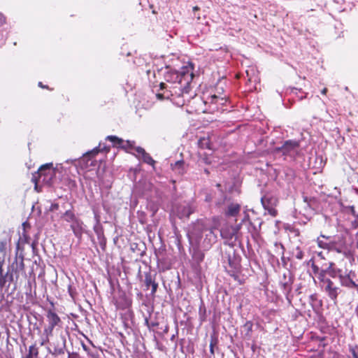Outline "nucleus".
<instances>
[{"mask_svg":"<svg viewBox=\"0 0 358 358\" xmlns=\"http://www.w3.org/2000/svg\"><path fill=\"white\" fill-rule=\"evenodd\" d=\"M3 259L0 257V266H3Z\"/></svg>","mask_w":358,"mask_h":358,"instance_id":"nucleus-46","label":"nucleus"},{"mask_svg":"<svg viewBox=\"0 0 358 358\" xmlns=\"http://www.w3.org/2000/svg\"><path fill=\"white\" fill-rule=\"evenodd\" d=\"M58 208H59V205L57 203H55L51 206L52 210H57Z\"/></svg>","mask_w":358,"mask_h":358,"instance_id":"nucleus-42","label":"nucleus"},{"mask_svg":"<svg viewBox=\"0 0 358 358\" xmlns=\"http://www.w3.org/2000/svg\"><path fill=\"white\" fill-rule=\"evenodd\" d=\"M343 211L346 214H351L352 216L357 215L358 213H356L355 210L354 206H343Z\"/></svg>","mask_w":358,"mask_h":358,"instance_id":"nucleus-26","label":"nucleus"},{"mask_svg":"<svg viewBox=\"0 0 358 358\" xmlns=\"http://www.w3.org/2000/svg\"><path fill=\"white\" fill-rule=\"evenodd\" d=\"M294 256L298 259H302L303 258V252L299 247L296 248Z\"/></svg>","mask_w":358,"mask_h":358,"instance_id":"nucleus-32","label":"nucleus"},{"mask_svg":"<svg viewBox=\"0 0 358 358\" xmlns=\"http://www.w3.org/2000/svg\"><path fill=\"white\" fill-rule=\"evenodd\" d=\"M193 73L187 67L182 68L180 72L167 70L164 73L166 83H160V89L165 90L163 94H157L159 99H169L171 96H180L183 94L187 85L192 81Z\"/></svg>","mask_w":358,"mask_h":358,"instance_id":"nucleus-1","label":"nucleus"},{"mask_svg":"<svg viewBox=\"0 0 358 358\" xmlns=\"http://www.w3.org/2000/svg\"><path fill=\"white\" fill-rule=\"evenodd\" d=\"M38 181L51 185L55 176V170L52 168V164L48 163L42 165L37 171Z\"/></svg>","mask_w":358,"mask_h":358,"instance_id":"nucleus-3","label":"nucleus"},{"mask_svg":"<svg viewBox=\"0 0 358 358\" xmlns=\"http://www.w3.org/2000/svg\"><path fill=\"white\" fill-rule=\"evenodd\" d=\"M106 140L111 141L114 144V145L123 148L126 150H128L134 148V142L129 141H124L122 138H120L115 136H108L106 137Z\"/></svg>","mask_w":358,"mask_h":358,"instance_id":"nucleus-10","label":"nucleus"},{"mask_svg":"<svg viewBox=\"0 0 358 358\" xmlns=\"http://www.w3.org/2000/svg\"><path fill=\"white\" fill-rule=\"evenodd\" d=\"M141 159L146 164L150 165H154L155 163V160L151 157V156L145 152L141 157Z\"/></svg>","mask_w":358,"mask_h":358,"instance_id":"nucleus-24","label":"nucleus"},{"mask_svg":"<svg viewBox=\"0 0 358 358\" xmlns=\"http://www.w3.org/2000/svg\"><path fill=\"white\" fill-rule=\"evenodd\" d=\"M299 148V142L294 140L286 141L281 147L275 148L276 152H281L285 156L294 158L297 154Z\"/></svg>","mask_w":358,"mask_h":358,"instance_id":"nucleus-4","label":"nucleus"},{"mask_svg":"<svg viewBox=\"0 0 358 358\" xmlns=\"http://www.w3.org/2000/svg\"><path fill=\"white\" fill-rule=\"evenodd\" d=\"M327 268L326 269H322L317 274H318V279L320 280V285H323L324 283V281L325 280H329L330 279L327 278Z\"/></svg>","mask_w":358,"mask_h":358,"instance_id":"nucleus-25","label":"nucleus"},{"mask_svg":"<svg viewBox=\"0 0 358 358\" xmlns=\"http://www.w3.org/2000/svg\"><path fill=\"white\" fill-rule=\"evenodd\" d=\"M6 22L4 16L0 13V27H1Z\"/></svg>","mask_w":358,"mask_h":358,"instance_id":"nucleus-39","label":"nucleus"},{"mask_svg":"<svg viewBox=\"0 0 358 358\" xmlns=\"http://www.w3.org/2000/svg\"><path fill=\"white\" fill-rule=\"evenodd\" d=\"M203 258V254H199V261H202Z\"/></svg>","mask_w":358,"mask_h":358,"instance_id":"nucleus-45","label":"nucleus"},{"mask_svg":"<svg viewBox=\"0 0 358 358\" xmlns=\"http://www.w3.org/2000/svg\"><path fill=\"white\" fill-rule=\"evenodd\" d=\"M322 238L321 236L317 238V244L319 247L329 250V248H335L332 244V243H330L329 240H327V238H324L325 240L321 239Z\"/></svg>","mask_w":358,"mask_h":358,"instance_id":"nucleus-19","label":"nucleus"},{"mask_svg":"<svg viewBox=\"0 0 358 358\" xmlns=\"http://www.w3.org/2000/svg\"><path fill=\"white\" fill-rule=\"evenodd\" d=\"M6 241H0V254L2 255L3 257H5L6 253Z\"/></svg>","mask_w":358,"mask_h":358,"instance_id":"nucleus-29","label":"nucleus"},{"mask_svg":"<svg viewBox=\"0 0 358 358\" xmlns=\"http://www.w3.org/2000/svg\"><path fill=\"white\" fill-rule=\"evenodd\" d=\"M354 277L355 278H353V281L355 282V284H356V285H355V288H358V274L357 273H355L354 271Z\"/></svg>","mask_w":358,"mask_h":358,"instance_id":"nucleus-37","label":"nucleus"},{"mask_svg":"<svg viewBox=\"0 0 358 358\" xmlns=\"http://www.w3.org/2000/svg\"><path fill=\"white\" fill-rule=\"evenodd\" d=\"M243 331L245 332V336L250 338L251 336L252 323L251 322H247L243 327Z\"/></svg>","mask_w":358,"mask_h":358,"instance_id":"nucleus-27","label":"nucleus"},{"mask_svg":"<svg viewBox=\"0 0 358 358\" xmlns=\"http://www.w3.org/2000/svg\"><path fill=\"white\" fill-rule=\"evenodd\" d=\"M20 240L22 242H24V243H29V241H28V237L24 234V233H23V238L22 237H20Z\"/></svg>","mask_w":358,"mask_h":358,"instance_id":"nucleus-40","label":"nucleus"},{"mask_svg":"<svg viewBox=\"0 0 358 358\" xmlns=\"http://www.w3.org/2000/svg\"><path fill=\"white\" fill-rule=\"evenodd\" d=\"M33 180L35 181L36 183L37 182V181H36V176H34Z\"/></svg>","mask_w":358,"mask_h":358,"instance_id":"nucleus-49","label":"nucleus"},{"mask_svg":"<svg viewBox=\"0 0 358 358\" xmlns=\"http://www.w3.org/2000/svg\"><path fill=\"white\" fill-rule=\"evenodd\" d=\"M206 308L203 303H201L199 309V319L201 322H203L206 320Z\"/></svg>","mask_w":358,"mask_h":358,"instance_id":"nucleus-28","label":"nucleus"},{"mask_svg":"<svg viewBox=\"0 0 358 358\" xmlns=\"http://www.w3.org/2000/svg\"><path fill=\"white\" fill-rule=\"evenodd\" d=\"M83 348L85 351H87V348L85 345H83Z\"/></svg>","mask_w":358,"mask_h":358,"instance_id":"nucleus-47","label":"nucleus"},{"mask_svg":"<svg viewBox=\"0 0 358 358\" xmlns=\"http://www.w3.org/2000/svg\"><path fill=\"white\" fill-rule=\"evenodd\" d=\"M68 292L72 299H74L75 294H76V289L73 288L71 285L68 287Z\"/></svg>","mask_w":358,"mask_h":358,"instance_id":"nucleus-34","label":"nucleus"},{"mask_svg":"<svg viewBox=\"0 0 358 358\" xmlns=\"http://www.w3.org/2000/svg\"><path fill=\"white\" fill-rule=\"evenodd\" d=\"M294 282V277L289 271L285 273L282 278L280 282V285L282 289L283 294L288 297L289 294L292 291V284Z\"/></svg>","mask_w":358,"mask_h":358,"instance_id":"nucleus-6","label":"nucleus"},{"mask_svg":"<svg viewBox=\"0 0 358 358\" xmlns=\"http://www.w3.org/2000/svg\"><path fill=\"white\" fill-rule=\"evenodd\" d=\"M62 217L65 221L70 222L71 224H72L78 218L71 210H66L63 214Z\"/></svg>","mask_w":358,"mask_h":358,"instance_id":"nucleus-20","label":"nucleus"},{"mask_svg":"<svg viewBox=\"0 0 358 358\" xmlns=\"http://www.w3.org/2000/svg\"><path fill=\"white\" fill-rule=\"evenodd\" d=\"M71 228L77 238H80L82 237L84 232V224L81 220L77 218L71 224Z\"/></svg>","mask_w":358,"mask_h":358,"instance_id":"nucleus-13","label":"nucleus"},{"mask_svg":"<svg viewBox=\"0 0 358 358\" xmlns=\"http://www.w3.org/2000/svg\"><path fill=\"white\" fill-rule=\"evenodd\" d=\"M13 281V275H8V273L6 274L0 273V286L3 287L8 280Z\"/></svg>","mask_w":358,"mask_h":358,"instance_id":"nucleus-22","label":"nucleus"},{"mask_svg":"<svg viewBox=\"0 0 358 358\" xmlns=\"http://www.w3.org/2000/svg\"><path fill=\"white\" fill-rule=\"evenodd\" d=\"M312 268H313L315 273H318L320 271L319 270V268L317 266L314 265V264L312 266Z\"/></svg>","mask_w":358,"mask_h":358,"instance_id":"nucleus-41","label":"nucleus"},{"mask_svg":"<svg viewBox=\"0 0 358 358\" xmlns=\"http://www.w3.org/2000/svg\"><path fill=\"white\" fill-rule=\"evenodd\" d=\"M155 282V275H152L150 272L145 273L144 284L147 289H149L150 285Z\"/></svg>","mask_w":358,"mask_h":358,"instance_id":"nucleus-18","label":"nucleus"},{"mask_svg":"<svg viewBox=\"0 0 358 358\" xmlns=\"http://www.w3.org/2000/svg\"><path fill=\"white\" fill-rule=\"evenodd\" d=\"M327 92V88H324L322 91H321V93L324 95H325Z\"/></svg>","mask_w":358,"mask_h":358,"instance_id":"nucleus-43","label":"nucleus"},{"mask_svg":"<svg viewBox=\"0 0 358 358\" xmlns=\"http://www.w3.org/2000/svg\"><path fill=\"white\" fill-rule=\"evenodd\" d=\"M38 348L35 345H31L29 348V354L26 358H36L38 357Z\"/></svg>","mask_w":358,"mask_h":358,"instance_id":"nucleus-23","label":"nucleus"},{"mask_svg":"<svg viewBox=\"0 0 358 358\" xmlns=\"http://www.w3.org/2000/svg\"><path fill=\"white\" fill-rule=\"evenodd\" d=\"M150 287H152L151 294L152 295H154L157 292L158 283L155 282L150 285Z\"/></svg>","mask_w":358,"mask_h":358,"instance_id":"nucleus-35","label":"nucleus"},{"mask_svg":"<svg viewBox=\"0 0 358 358\" xmlns=\"http://www.w3.org/2000/svg\"><path fill=\"white\" fill-rule=\"evenodd\" d=\"M2 272H3L2 266H0V273H2Z\"/></svg>","mask_w":358,"mask_h":358,"instance_id":"nucleus-51","label":"nucleus"},{"mask_svg":"<svg viewBox=\"0 0 358 358\" xmlns=\"http://www.w3.org/2000/svg\"><path fill=\"white\" fill-rule=\"evenodd\" d=\"M135 150H136V152L138 153V157H141V155L145 152V150L141 147H136V148H135Z\"/></svg>","mask_w":358,"mask_h":358,"instance_id":"nucleus-36","label":"nucleus"},{"mask_svg":"<svg viewBox=\"0 0 358 358\" xmlns=\"http://www.w3.org/2000/svg\"><path fill=\"white\" fill-rule=\"evenodd\" d=\"M322 289L327 294L329 297L336 301L338 294L340 293V288L334 285L331 280H325L323 285H321Z\"/></svg>","mask_w":358,"mask_h":358,"instance_id":"nucleus-7","label":"nucleus"},{"mask_svg":"<svg viewBox=\"0 0 358 358\" xmlns=\"http://www.w3.org/2000/svg\"><path fill=\"white\" fill-rule=\"evenodd\" d=\"M38 86L41 87H43V88H47L48 87L47 86L43 85L41 82L38 83Z\"/></svg>","mask_w":358,"mask_h":358,"instance_id":"nucleus-44","label":"nucleus"},{"mask_svg":"<svg viewBox=\"0 0 358 358\" xmlns=\"http://www.w3.org/2000/svg\"><path fill=\"white\" fill-rule=\"evenodd\" d=\"M241 210V206L238 203H231L229 204L225 210L227 217H236Z\"/></svg>","mask_w":358,"mask_h":358,"instance_id":"nucleus-14","label":"nucleus"},{"mask_svg":"<svg viewBox=\"0 0 358 358\" xmlns=\"http://www.w3.org/2000/svg\"><path fill=\"white\" fill-rule=\"evenodd\" d=\"M45 341H42L41 343V345H43L45 343Z\"/></svg>","mask_w":358,"mask_h":358,"instance_id":"nucleus-48","label":"nucleus"},{"mask_svg":"<svg viewBox=\"0 0 358 358\" xmlns=\"http://www.w3.org/2000/svg\"><path fill=\"white\" fill-rule=\"evenodd\" d=\"M199 144H200V146L203 148L210 149L208 139H205V138L200 139Z\"/></svg>","mask_w":358,"mask_h":358,"instance_id":"nucleus-31","label":"nucleus"},{"mask_svg":"<svg viewBox=\"0 0 358 358\" xmlns=\"http://www.w3.org/2000/svg\"><path fill=\"white\" fill-rule=\"evenodd\" d=\"M334 266V263H329V266L327 268L326 271H327V275L332 278L338 277V278H340V275H342L343 271L341 269L335 268Z\"/></svg>","mask_w":358,"mask_h":358,"instance_id":"nucleus-15","label":"nucleus"},{"mask_svg":"<svg viewBox=\"0 0 358 358\" xmlns=\"http://www.w3.org/2000/svg\"><path fill=\"white\" fill-rule=\"evenodd\" d=\"M218 227V219L198 220L192 224L189 236L191 241H194L198 247L208 250L217 241L215 230Z\"/></svg>","mask_w":358,"mask_h":358,"instance_id":"nucleus-2","label":"nucleus"},{"mask_svg":"<svg viewBox=\"0 0 358 358\" xmlns=\"http://www.w3.org/2000/svg\"><path fill=\"white\" fill-rule=\"evenodd\" d=\"M217 343V339L216 338L212 337L210 343V352L212 355H214V345H215Z\"/></svg>","mask_w":358,"mask_h":358,"instance_id":"nucleus-30","label":"nucleus"},{"mask_svg":"<svg viewBox=\"0 0 358 358\" xmlns=\"http://www.w3.org/2000/svg\"><path fill=\"white\" fill-rule=\"evenodd\" d=\"M209 102L217 105H224L227 101L226 96H220L216 94L210 96L209 97Z\"/></svg>","mask_w":358,"mask_h":358,"instance_id":"nucleus-17","label":"nucleus"},{"mask_svg":"<svg viewBox=\"0 0 358 358\" xmlns=\"http://www.w3.org/2000/svg\"><path fill=\"white\" fill-rule=\"evenodd\" d=\"M321 237L322 238H327V240H329L330 243H332L333 245L335 248H329V250H335L337 252H342L343 249V241L342 240H340V238L338 237L337 238L336 237L332 236H325L324 235H321Z\"/></svg>","mask_w":358,"mask_h":358,"instance_id":"nucleus-12","label":"nucleus"},{"mask_svg":"<svg viewBox=\"0 0 358 358\" xmlns=\"http://www.w3.org/2000/svg\"><path fill=\"white\" fill-rule=\"evenodd\" d=\"M357 248H358V243H357Z\"/></svg>","mask_w":358,"mask_h":358,"instance_id":"nucleus-54","label":"nucleus"},{"mask_svg":"<svg viewBox=\"0 0 358 358\" xmlns=\"http://www.w3.org/2000/svg\"><path fill=\"white\" fill-rule=\"evenodd\" d=\"M109 148H108L106 146L103 145L101 146V144L100 143L98 147L94 148L92 150L87 152V155H95L99 152H108Z\"/></svg>","mask_w":358,"mask_h":358,"instance_id":"nucleus-21","label":"nucleus"},{"mask_svg":"<svg viewBox=\"0 0 358 358\" xmlns=\"http://www.w3.org/2000/svg\"><path fill=\"white\" fill-rule=\"evenodd\" d=\"M353 217H355V220L351 221V228L357 229L358 227V215Z\"/></svg>","mask_w":358,"mask_h":358,"instance_id":"nucleus-33","label":"nucleus"},{"mask_svg":"<svg viewBox=\"0 0 358 358\" xmlns=\"http://www.w3.org/2000/svg\"><path fill=\"white\" fill-rule=\"evenodd\" d=\"M220 234H221V236H222L224 237V234H223V231H220Z\"/></svg>","mask_w":358,"mask_h":358,"instance_id":"nucleus-53","label":"nucleus"},{"mask_svg":"<svg viewBox=\"0 0 358 358\" xmlns=\"http://www.w3.org/2000/svg\"><path fill=\"white\" fill-rule=\"evenodd\" d=\"M354 271H350L349 272H343L342 275H340V283L342 286L348 288H355V282L353 281Z\"/></svg>","mask_w":358,"mask_h":358,"instance_id":"nucleus-11","label":"nucleus"},{"mask_svg":"<svg viewBox=\"0 0 358 358\" xmlns=\"http://www.w3.org/2000/svg\"><path fill=\"white\" fill-rule=\"evenodd\" d=\"M171 168L173 171L179 175H182L185 173V163L183 160H179L171 164Z\"/></svg>","mask_w":358,"mask_h":358,"instance_id":"nucleus-16","label":"nucleus"},{"mask_svg":"<svg viewBox=\"0 0 358 358\" xmlns=\"http://www.w3.org/2000/svg\"><path fill=\"white\" fill-rule=\"evenodd\" d=\"M350 352L352 355V358H358V353L356 352V350L354 348H351Z\"/></svg>","mask_w":358,"mask_h":358,"instance_id":"nucleus-38","label":"nucleus"},{"mask_svg":"<svg viewBox=\"0 0 358 358\" xmlns=\"http://www.w3.org/2000/svg\"><path fill=\"white\" fill-rule=\"evenodd\" d=\"M195 207L189 203H183L176 207L175 211L178 217L180 219L188 218L191 214L194 212Z\"/></svg>","mask_w":358,"mask_h":358,"instance_id":"nucleus-8","label":"nucleus"},{"mask_svg":"<svg viewBox=\"0 0 358 358\" xmlns=\"http://www.w3.org/2000/svg\"><path fill=\"white\" fill-rule=\"evenodd\" d=\"M262 204L264 208L268 211V213L273 217H275L277 215V210L275 206L278 203V200L275 197L272 196H264L261 199Z\"/></svg>","mask_w":358,"mask_h":358,"instance_id":"nucleus-5","label":"nucleus"},{"mask_svg":"<svg viewBox=\"0 0 358 358\" xmlns=\"http://www.w3.org/2000/svg\"><path fill=\"white\" fill-rule=\"evenodd\" d=\"M248 217H249V215L248 214H246L243 220H245V219H248Z\"/></svg>","mask_w":358,"mask_h":358,"instance_id":"nucleus-52","label":"nucleus"},{"mask_svg":"<svg viewBox=\"0 0 358 358\" xmlns=\"http://www.w3.org/2000/svg\"><path fill=\"white\" fill-rule=\"evenodd\" d=\"M47 317L49 326L47 329H45V333L47 334V336H49L52 334L53 329L60 323L61 320L59 317L52 310L48 311Z\"/></svg>","mask_w":358,"mask_h":358,"instance_id":"nucleus-9","label":"nucleus"},{"mask_svg":"<svg viewBox=\"0 0 358 358\" xmlns=\"http://www.w3.org/2000/svg\"><path fill=\"white\" fill-rule=\"evenodd\" d=\"M199 8L197 6H195V7H194V8H193V10H199Z\"/></svg>","mask_w":358,"mask_h":358,"instance_id":"nucleus-50","label":"nucleus"}]
</instances>
